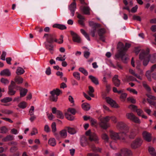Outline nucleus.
<instances>
[{
	"instance_id": "46",
	"label": "nucleus",
	"mask_w": 156,
	"mask_h": 156,
	"mask_svg": "<svg viewBox=\"0 0 156 156\" xmlns=\"http://www.w3.org/2000/svg\"><path fill=\"white\" fill-rule=\"evenodd\" d=\"M82 109L84 111L88 110V103H83L82 105Z\"/></svg>"
},
{
	"instance_id": "29",
	"label": "nucleus",
	"mask_w": 156,
	"mask_h": 156,
	"mask_svg": "<svg viewBox=\"0 0 156 156\" xmlns=\"http://www.w3.org/2000/svg\"><path fill=\"white\" fill-rule=\"evenodd\" d=\"M66 129L67 130L68 132L71 134H74L76 132V130L74 128L70 127H67Z\"/></svg>"
},
{
	"instance_id": "24",
	"label": "nucleus",
	"mask_w": 156,
	"mask_h": 156,
	"mask_svg": "<svg viewBox=\"0 0 156 156\" xmlns=\"http://www.w3.org/2000/svg\"><path fill=\"white\" fill-rule=\"evenodd\" d=\"M45 47L47 49L50 51L51 54L53 53L54 45L51 43L46 44Z\"/></svg>"
},
{
	"instance_id": "28",
	"label": "nucleus",
	"mask_w": 156,
	"mask_h": 156,
	"mask_svg": "<svg viewBox=\"0 0 156 156\" xmlns=\"http://www.w3.org/2000/svg\"><path fill=\"white\" fill-rule=\"evenodd\" d=\"M94 27V28L91 32V36L93 37L95 36V33L96 32L97 29L100 27L101 26L100 24H97L95 25Z\"/></svg>"
},
{
	"instance_id": "36",
	"label": "nucleus",
	"mask_w": 156,
	"mask_h": 156,
	"mask_svg": "<svg viewBox=\"0 0 156 156\" xmlns=\"http://www.w3.org/2000/svg\"><path fill=\"white\" fill-rule=\"evenodd\" d=\"M12 100V98L10 97H6L1 100V101L3 103H7Z\"/></svg>"
},
{
	"instance_id": "3",
	"label": "nucleus",
	"mask_w": 156,
	"mask_h": 156,
	"mask_svg": "<svg viewBox=\"0 0 156 156\" xmlns=\"http://www.w3.org/2000/svg\"><path fill=\"white\" fill-rule=\"evenodd\" d=\"M19 88V87L16 85V83L12 81L10 84L9 86L8 93L9 95H13L16 93V91L14 89L18 90Z\"/></svg>"
},
{
	"instance_id": "39",
	"label": "nucleus",
	"mask_w": 156,
	"mask_h": 156,
	"mask_svg": "<svg viewBox=\"0 0 156 156\" xmlns=\"http://www.w3.org/2000/svg\"><path fill=\"white\" fill-rule=\"evenodd\" d=\"M59 134L61 137L65 138L67 136L66 131L65 129L61 131L60 132Z\"/></svg>"
},
{
	"instance_id": "13",
	"label": "nucleus",
	"mask_w": 156,
	"mask_h": 156,
	"mask_svg": "<svg viewBox=\"0 0 156 156\" xmlns=\"http://www.w3.org/2000/svg\"><path fill=\"white\" fill-rule=\"evenodd\" d=\"M144 139L148 142L152 140L151 134L147 131H144L142 133Z\"/></svg>"
},
{
	"instance_id": "5",
	"label": "nucleus",
	"mask_w": 156,
	"mask_h": 156,
	"mask_svg": "<svg viewBox=\"0 0 156 156\" xmlns=\"http://www.w3.org/2000/svg\"><path fill=\"white\" fill-rule=\"evenodd\" d=\"M88 131L85 132V135H82L80 138V143L83 147L86 146L88 144Z\"/></svg>"
},
{
	"instance_id": "1",
	"label": "nucleus",
	"mask_w": 156,
	"mask_h": 156,
	"mask_svg": "<svg viewBox=\"0 0 156 156\" xmlns=\"http://www.w3.org/2000/svg\"><path fill=\"white\" fill-rule=\"evenodd\" d=\"M149 53L150 50L147 48L146 51L142 50L139 55V59L141 61L143 60V64L145 66H146L149 62V58L150 56Z\"/></svg>"
},
{
	"instance_id": "19",
	"label": "nucleus",
	"mask_w": 156,
	"mask_h": 156,
	"mask_svg": "<svg viewBox=\"0 0 156 156\" xmlns=\"http://www.w3.org/2000/svg\"><path fill=\"white\" fill-rule=\"evenodd\" d=\"M11 73L10 70L8 69H5L2 71L0 73L1 76H9L11 75Z\"/></svg>"
},
{
	"instance_id": "43",
	"label": "nucleus",
	"mask_w": 156,
	"mask_h": 156,
	"mask_svg": "<svg viewBox=\"0 0 156 156\" xmlns=\"http://www.w3.org/2000/svg\"><path fill=\"white\" fill-rule=\"evenodd\" d=\"M90 147L91 149L93 151H96L97 149L96 147L95 146L94 144L93 143H89Z\"/></svg>"
},
{
	"instance_id": "40",
	"label": "nucleus",
	"mask_w": 156,
	"mask_h": 156,
	"mask_svg": "<svg viewBox=\"0 0 156 156\" xmlns=\"http://www.w3.org/2000/svg\"><path fill=\"white\" fill-rule=\"evenodd\" d=\"M145 82L144 81L143 82V87L146 88V89L147 90V91L149 92V93L150 94H151V89L150 88V87L148 86L146 84L144 83Z\"/></svg>"
},
{
	"instance_id": "12",
	"label": "nucleus",
	"mask_w": 156,
	"mask_h": 156,
	"mask_svg": "<svg viewBox=\"0 0 156 156\" xmlns=\"http://www.w3.org/2000/svg\"><path fill=\"white\" fill-rule=\"evenodd\" d=\"M76 0H73V2L69 6V9L71 12V15L73 16L76 9Z\"/></svg>"
},
{
	"instance_id": "6",
	"label": "nucleus",
	"mask_w": 156,
	"mask_h": 156,
	"mask_svg": "<svg viewBox=\"0 0 156 156\" xmlns=\"http://www.w3.org/2000/svg\"><path fill=\"white\" fill-rule=\"evenodd\" d=\"M88 140L91 141H94L96 144L99 143L98 136L94 133L91 132L90 129L88 130Z\"/></svg>"
},
{
	"instance_id": "60",
	"label": "nucleus",
	"mask_w": 156,
	"mask_h": 156,
	"mask_svg": "<svg viewBox=\"0 0 156 156\" xmlns=\"http://www.w3.org/2000/svg\"><path fill=\"white\" fill-rule=\"evenodd\" d=\"M35 29L39 33H41L43 31V28L39 26H36Z\"/></svg>"
},
{
	"instance_id": "14",
	"label": "nucleus",
	"mask_w": 156,
	"mask_h": 156,
	"mask_svg": "<svg viewBox=\"0 0 156 156\" xmlns=\"http://www.w3.org/2000/svg\"><path fill=\"white\" fill-rule=\"evenodd\" d=\"M70 34L72 36L73 40V41L78 43L80 42L81 39L78 35L72 31H71Z\"/></svg>"
},
{
	"instance_id": "33",
	"label": "nucleus",
	"mask_w": 156,
	"mask_h": 156,
	"mask_svg": "<svg viewBox=\"0 0 156 156\" xmlns=\"http://www.w3.org/2000/svg\"><path fill=\"white\" fill-rule=\"evenodd\" d=\"M148 151L150 154L152 156H155L156 155V153L153 147H149Z\"/></svg>"
},
{
	"instance_id": "31",
	"label": "nucleus",
	"mask_w": 156,
	"mask_h": 156,
	"mask_svg": "<svg viewBox=\"0 0 156 156\" xmlns=\"http://www.w3.org/2000/svg\"><path fill=\"white\" fill-rule=\"evenodd\" d=\"M126 51H124L123 52H124V55L123 54L121 58L122 61L125 63H127L126 60L128 59L127 55H126Z\"/></svg>"
},
{
	"instance_id": "7",
	"label": "nucleus",
	"mask_w": 156,
	"mask_h": 156,
	"mask_svg": "<svg viewBox=\"0 0 156 156\" xmlns=\"http://www.w3.org/2000/svg\"><path fill=\"white\" fill-rule=\"evenodd\" d=\"M47 37L46 41L49 44L52 43L54 41L57 42L58 40L56 39L54 35L45 34L43 37Z\"/></svg>"
},
{
	"instance_id": "18",
	"label": "nucleus",
	"mask_w": 156,
	"mask_h": 156,
	"mask_svg": "<svg viewBox=\"0 0 156 156\" xmlns=\"http://www.w3.org/2000/svg\"><path fill=\"white\" fill-rule=\"evenodd\" d=\"M77 17L79 19L78 20L79 23L82 26H84V22L85 20L84 17L80 14H78Z\"/></svg>"
},
{
	"instance_id": "25",
	"label": "nucleus",
	"mask_w": 156,
	"mask_h": 156,
	"mask_svg": "<svg viewBox=\"0 0 156 156\" xmlns=\"http://www.w3.org/2000/svg\"><path fill=\"white\" fill-rule=\"evenodd\" d=\"M14 136L13 135H9L3 138L2 141L4 142H6L11 141L14 140Z\"/></svg>"
},
{
	"instance_id": "11",
	"label": "nucleus",
	"mask_w": 156,
	"mask_h": 156,
	"mask_svg": "<svg viewBox=\"0 0 156 156\" xmlns=\"http://www.w3.org/2000/svg\"><path fill=\"white\" fill-rule=\"evenodd\" d=\"M105 99L107 102L112 107L115 108H119V106L116 101L111 98L109 97H106Z\"/></svg>"
},
{
	"instance_id": "45",
	"label": "nucleus",
	"mask_w": 156,
	"mask_h": 156,
	"mask_svg": "<svg viewBox=\"0 0 156 156\" xmlns=\"http://www.w3.org/2000/svg\"><path fill=\"white\" fill-rule=\"evenodd\" d=\"M18 149V147L16 146L12 147L10 149V151L11 153H14Z\"/></svg>"
},
{
	"instance_id": "4",
	"label": "nucleus",
	"mask_w": 156,
	"mask_h": 156,
	"mask_svg": "<svg viewBox=\"0 0 156 156\" xmlns=\"http://www.w3.org/2000/svg\"><path fill=\"white\" fill-rule=\"evenodd\" d=\"M61 93H62V91L58 89H56V90H54L51 91L50 92L51 96L50 97V99L53 101H57L58 96Z\"/></svg>"
},
{
	"instance_id": "26",
	"label": "nucleus",
	"mask_w": 156,
	"mask_h": 156,
	"mask_svg": "<svg viewBox=\"0 0 156 156\" xmlns=\"http://www.w3.org/2000/svg\"><path fill=\"white\" fill-rule=\"evenodd\" d=\"M19 89L20 90V96L21 97H23L25 96L27 92V90L26 89H23L19 87Z\"/></svg>"
},
{
	"instance_id": "51",
	"label": "nucleus",
	"mask_w": 156,
	"mask_h": 156,
	"mask_svg": "<svg viewBox=\"0 0 156 156\" xmlns=\"http://www.w3.org/2000/svg\"><path fill=\"white\" fill-rule=\"evenodd\" d=\"M150 73L149 71H147L146 73V76L147 77V79L149 81H151V76L150 73Z\"/></svg>"
},
{
	"instance_id": "15",
	"label": "nucleus",
	"mask_w": 156,
	"mask_h": 156,
	"mask_svg": "<svg viewBox=\"0 0 156 156\" xmlns=\"http://www.w3.org/2000/svg\"><path fill=\"white\" fill-rule=\"evenodd\" d=\"M118 76L115 75L112 78V81L114 85L117 87L120 84V80L118 79Z\"/></svg>"
},
{
	"instance_id": "54",
	"label": "nucleus",
	"mask_w": 156,
	"mask_h": 156,
	"mask_svg": "<svg viewBox=\"0 0 156 156\" xmlns=\"http://www.w3.org/2000/svg\"><path fill=\"white\" fill-rule=\"evenodd\" d=\"M140 47H135L134 48V52L136 55H137L140 51Z\"/></svg>"
},
{
	"instance_id": "10",
	"label": "nucleus",
	"mask_w": 156,
	"mask_h": 156,
	"mask_svg": "<svg viewBox=\"0 0 156 156\" xmlns=\"http://www.w3.org/2000/svg\"><path fill=\"white\" fill-rule=\"evenodd\" d=\"M81 3L82 4L80 7L81 12L84 14H88V5L85 3L84 0H79Z\"/></svg>"
},
{
	"instance_id": "62",
	"label": "nucleus",
	"mask_w": 156,
	"mask_h": 156,
	"mask_svg": "<svg viewBox=\"0 0 156 156\" xmlns=\"http://www.w3.org/2000/svg\"><path fill=\"white\" fill-rule=\"evenodd\" d=\"M136 112L139 116H141V114L143 113V111L140 109H137Z\"/></svg>"
},
{
	"instance_id": "52",
	"label": "nucleus",
	"mask_w": 156,
	"mask_h": 156,
	"mask_svg": "<svg viewBox=\"0 0 156 156\" xmlns=\"http://www.w3.org/2000/svg\"><path fill=\"white\" fill-rule=\"evenodd\" d=\"M127 100L130 101L132 104H135L136 103V100L134 98L132 97H129L127 98Z\"/></svg>"
},
{
	"instance_id": "34",
	"label": "nucleus",
	"mask_w": 156,
	"mask_h": 156,
	"mask_svg": "<svg viewBox=\"0 0 156 156\" xmlns=\"http://www.w3.org/2000/svg\"><path fill=\"white\" fill-rule=\"evenodd\" d=\"M23 79L19 76H16L15 79V82L17 83L18 84L22 83L23 82Z\"/></svg>"
},
{
	"instance_id": "47",
	"label": "nucleus",
	"mask_w": 156,
	"mask_h": 156,
	"mask_svg": "<svg viewBox=\"0 0 156 156\" xmlns=\"http://www.w3.org/2000/svg\"><path fill=\"white\" fill-rule=\"evenodd\" d=\"M79 71L82 72L83 74H84L85 75L87 76L88 75V73L87 70H85L83 68H79Z\"/></svg>"
},
{
	"instance_id": "53",
	"label": "nucleus",
	"mask_w": 156,
	"mask_h": 156,
	"mask_svg": "<svg viewBox=\"0 0 156 156\" xmlns=\"http://www.w3.org/2000/svg\"><path fill=\"white\" fill-rule=\"evenodd\" d=\"M133 19L134 20H136L139 21H141V18L140 16L136 15H134L133 17Z\"/></svg>"
},
{
	"instance_id": "22",
	"label": "nucleus",
	"mask_w": 156,
	"mask_h": 156,
	"mask_svg": "<svg viewBox=\"0 0 156 156\" xmlns=\"http://www.w3.org/2000/svg\"><path fill=\"white\" fill-rule=\"evenodd\" d=\"M89 78L91 80L92 82L96 85L99 84V81L97 78L92 76L90 75L89 76Z\"/></svg>"
},
{
	"instance_id": "55",
	"label": "nucleus",
	"mask_w": 156,
	"mask_h": 156,
	"mask_svg": "<svg viewBox=\"0 0 156 156\" xmlns=\"http://www.w3.org/2000/svg\"><path fill=\"white\" fill-rule=\"evenodd\" d=\"M7 131V129L5 126L2 127L0 129V132L2 133H5Z\"/></svg>"
},
{
	"instance_id": "49",
	"label": "nucleus",
	"mask_w": 156,
	"mask_h": 156,
	"mask_svg": "<svg viewBox=\"0 0 156 156\" xmlns=\"http://www.w3.org/2000/svg\"><path fill=\"white\" fill-rule=\"evenodd\" d=\"M80 31L82 34L87 39H88V34L87 33L82 29H81Z\"/></svg>"
},
{
	"instance_id": "20",
	"label": "nucleus",
	"mask_w": 156,
	"mask_h": 156,
	"mask_svg": "<svg viewBox=\"0 0 156 156\" xmlns=\"http://www.w3.org/2000/svg\"><path fill=\"white\" fill-rule=\"evenodd\" d=\"M88 120L90 121V125L92 126H97V121L95 119L88 116Z\"/></svg>"
},
{
	"instance_id": "44",
	"label": "nucleus",
	"mask_w": 156,
	"mask_h": 156,
	"mask_svg": "<svg viewBox=\"0 0 156 156\" xmlns=\"http://www.w3.org/2000/svg\"><path fill=\"white\" fill-rule=\"evenodd\" d=\"M128 108L131 110H132L133 111H136L137 109V106L132 104L128 106Z\"/></svg>"
},
{
	"instance_id": "8",
	"label": "nucleus",
	"mask_w": 156,
	"mask_h": 156,
	"mask_svg": "<svg viewBox=\"0 0 156 156\" xmlns=\"http://www.w3.org/2000/svg\"><path fill=\"white\" fill-rule=\"evenodd\" d=\"M110 119V117L109 116H107L101 119V122L99 124L100 126L104 129H106L108 128L107 122Z\"/></svg>"
},
{
	"instance_id": "41",
	"label": "nucleus",
	"mask_w": 156,
	"mask_h": 156,
	"mask_svg": "<svg viewBox=\"0 0 156 156\" xmlns=\"http://www.w3.org/2000/svg\"><path fill=\"white\" fill-rule=\"evenodd\" d=\"M0 81L2 83L5 85H7L9 83V80L7 79L4 78H1L0 80Z\"/></svg>"
},
{
	"instance_id": "50",
	"label": "nucleus",
	"mask_w": 156,
	"mask_h": 156,
	"mask_svg": "<svg viewBox=\"0 0 156 156\" xmlns=\"http://www.w3.org/2000/svg\"><path fill=\"white\" fill-rule=\"evenodd\" d=\"M146 95L147 96V97L148 98H149V99H150L154 101L156 100V97L155 96L150 95L148 94H146Z\"/></svg>"
},
{
	"instance_id": "9",
	"label": "nucleus",
	"mask_w": 156,
	"mask_h": 156,
	"mask_svg": "<svg viewBox=\"0 0 156 156\" xmlns=\"http://www.w3.org/2000/svg\"><path fill=\"white\" fill-rule=\"evenodd\" d=\"M142 143V140L140 138H137L131 144V147L133 149H136L141 145Z\"/></svg>"
},
{
	"instance_id": "63",
	"label": "nucleus",
	"mask_w": 156,
	"mask_h": 156,
	"mask_svg": "<svg viewBox=\"0 0 156 156\" xmlns=\"http://www.w3.org/2000/svg\"><path fill=\"white\" fill-rule=\"evenodd\" d=\"M118 125L119 126L120 128L122 129H124L126 127V126L122 122H119L118 124Z\"/></svg>"
},
{
	"instance_id": "23",
	"label": "nucleus",
	"mask_w": 156,
	"mask_h": 156,
	"mask_svg": "<svg viewBox=\"0 0 156 156\" xmlns=\"http://www.w3.org/2000/svg\"><path fill=\"white\" fill-rule=\"evenodd\" d=\"M151 63H154L156 62V53H154L151 55L150 54V56L149 58V62Z\"/></svg>"
},
{
	"instance_id": "38",
	"label": "nucleus",
	"mask_w": 156,
	"mask_h": 156,
	"mask_svg": "<svg viewBox=\"0 0 156 156\" xmlns=\"http://www.w3.org/2000/svg\"><path fill=\"white\" fill-rule=\"evenodd\" d=\"M27 103L23 101L21 102L18 105V106L20 108L24 109L27 107Z\"/></svg>"
},
{
	"instance_id": "48",
	"label": "nucleus",
	"mask_w": 156,
	"mask_h": 156,
	"mask_svg": "<svg viewBox=\"0 0 156 156\" xmlns=\"http://www.w3.org/2000/svg\"><path fill=\"white\" fill-rule=\"evenodd\" d=\"M80 73L77 72H75L73 73L74 76L78 80H80Z\"/></svg>"
},
{
	"instance_id": "16",
	"label": "nucleus",
	"mask_w": 156,
	"mask_h": 156,
	"mask_svg": "<svg viewBox=\"0 0 156 156\" xmlns=\"http://www.w3.org/2000/svg\"><path fill=\"white\" fill-rule=\"evenodd\" d=\"M120 151L124 156H132L131 151L127 148H123Z\"/></svg>"
},
{
	"instance_id": "37",
	"label": "nucleus",
	"mask_w": 156,
	"mask_h": 156,
	"mask_svg": "<svg viewBox=\"0 0 156 156\" xmlns=\"http://www.w3.org/2000/svg\"><path fill=\"white\" fill-rule=\"evenodd\" d=\"M56 114L57 118L61 119H63L64 118V115L61 111L58 110Z\"/></svg>"
},
{
	"instance_id": "59",
	"label": "nucleus",
	"mask_w": 156,
	"mask_h": 156,
	"mask_svg": "<svg viewBox=\"0 0 156 156\" xmlns=\"http://www.w3.org/2000/svg\"><path fill=\"white\" fill-rule=\"evenodd\" d=\"M105 33V29L104 28L100 29L98 31V35H103Z\"/></svg>"
},
{
	"instance_id": "21",
	"label": "nucleus",
	"mask_w": 156,
	"mask_h": 156,
	"mask_svg": "<svg viewBox=\"0 0 156 156\" xmlns=\"http://www.w3.org/2000/svg\"><path fill=\"white\" fill-rule=\"evenodd\" d=\"M53 27L56 28L61 30L66 29V27L64 25L56 23L54 24Z\"/></svg>"
},
{
	"instance_id": "57",
	"label": "nucleus",
	"mask_w": 156,
	"mask_h": 156,
	"mask_svg": "<svg viewBox=\"0 0 156 156\" xmlns=\"http://www.w3.org/2000/svg\"><path fill=\"white\" fill-rule=\"evenodd\" d=\"M136 134L134 132L133 130L131 131L130 134L129 136V138L131 139H133L134 138Z\"/></svg>"
},
{
	"instance_id": "27",
	"label": "nucleus",
	"mask_w": 156,
	"mask_h": 156,
	"mask_svg": "<svg viewBox=\"0 0 156 156\" xmlns=\"http://www.w3.org/2000/svg\"><path fill=\"white\" fill-rule=\"evenodd\" d=\"M89 91H88V95L92 97H94V95L93 94L94 92V90L93 87L91 86L88 87Z\"/></svg>"
},
{
	"instance_id": "32",
	"label": "nucleus",
	"mask_w": 156,
	"mask_h": 156,
	"mask_svg": "<svg viewBox=\"0 0 156 156\" xmlns=\"http://www.w3.org/2000/svg\"><path fill=\"white\" fill-rule=\"evenodd\" d=\"M25 72L23 68L20 67H18L16 69V73L18 75L23 74Z\"/></svg>"
},
{
	"instance_id": "2",
	"label": "nucleus",
	"mask_w": 156,
	"mask_h": 156,
	"mask_svg": "<svg viewBox=\"0 0 156 156\" xmlns=\"http://www.w3.org/2000/svg\"><path fill=\"white\" fill-rule=\"evenodd\" d=\"M117 48L118 49L119 53L115 55V57L117 58L120 57L123 54L124 55V51H127V49L124 47V44L121 42H119L117 45Z\"/></svg>"
},
{
	"instance_id": "35",
	"label": "nucleus",
	"mask_w": 156,
	"mask_h": 156,
	"mask_svg": "<svg viewBox=\"0 0 156 156\" xmlns=\"http://www.w3.org/2000/svg\"><path fill=\"white\" fill-rule=\"evenodd\" d=\"M48 144L52 146H54L56 144V141L54 138H51L48 141Z\"/></svg>"
},
{
	"instance_id": "42",
	"label": "nucleus",
	"mask_w": 156,
	"mask_h": 156,
	"mask_svg": "<svg viewBox=\"0 0 156 156\" xmlns=\"http://www.w3.org/2000/svg\"><path fill=\"white\" fill-rule=\"evenodd\" d=\"M65 115L66 117L69 120L72 121L74 119V117L67 113H65Z\"/></svg>"
},
{
	"instance_id": "17",
	"label": "nucleus",
	"mask_w": 156,
	"mask_h": 156,
	"mask_svg": "<svg viewBox=\"0 0 156 156\" xmlns=\"http://www.w3.org/2000/svg\"><path fill=\"white\" fill-rule=\"evenodd\" d=\"M110 136L111 138L114 140H116L120 139L118 133L112 131H110Z\"/></svg>"
},
{
	"instance_id": "30",
	"label": "nucleus",
	"mask_w": 156,
	"mask_h": 156,
	"mask_svg": "<svg viewBox=\"0 0 156 156\" xmlns=\"http://www.w3.org/2000/svg\"><path fill=\"white\" fill-rule=\"evenodd\" d=\"M126 117L128 119L132 121L133 119H134L135 116L132 113H128L126 114Z\"/></svg>"
},
{
	"instance_id": "58",
	"label": "nucleus",
	"mask_w": 156,
	"mask_h": 156,
	"mask_svg": "<svg viewBox=\"0 0 156 156\" xmlns=\"http://www.w3.org/2000/svg\"><path fill=\"white\" fill-rule=\"evenodd\" d=\"M68 112H70L73 115H74L75 114L76 112L75 110L73 108H69L68 109Z\"/></svg>"
},
{
	"instance_id": "61",
	"label": "nucleus",
	"mask_w": 156,
	"mask_h": 156,
	"mask_svg": "<svg viewBox=\"0 0 156 156\" xmlns=\"http://www.w3.org/2000/svg\"><path fill=\"white\" fill-rule=\"evenodd\" d=\"M135 78L132 76L126 77V80L127 81H133L134 80Z\"/></svg>"
},
{
	"instance_id": "64",
	"label": "nucleus",
	"mask_w": 156,
	"mask_h": 156,
	"mask_svg": "<svg viewBox=\"0 0 156 156\" xmlns=\"http://www.w3.org/2000/svg\"><path fill=\"white\" fill-rule=\"evenodd\" d=\"M102 138L103 139L107 141H108L109 139L108 135L106 133H104L102 134Z\"/></svg>"
},
{
	"instance_id": "56",
	"label": "nucleus",
	"mask_w": 156,
	"mask_h": 156,
	"mask_svg": "<svg viewBox=\"0 0 156 156\" xmlns=\"http://www.w3.org/2000/svg\"><path fill=\"white\" fill-rule=\"evenodd\" d=\"M51 128L52 131L54 133L56 130V124L55 122H53L52 123L51 125Z\"/></svg>"
}]
</instances>
